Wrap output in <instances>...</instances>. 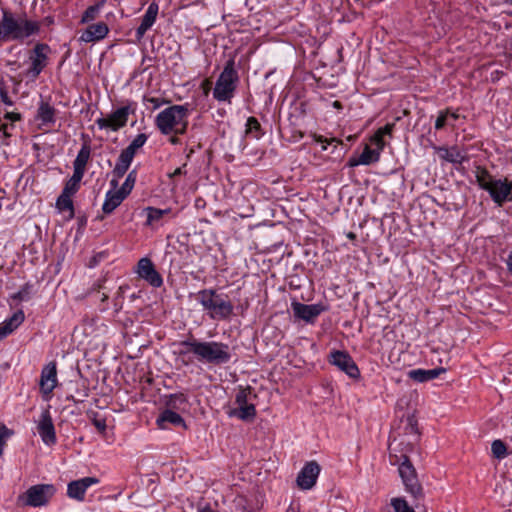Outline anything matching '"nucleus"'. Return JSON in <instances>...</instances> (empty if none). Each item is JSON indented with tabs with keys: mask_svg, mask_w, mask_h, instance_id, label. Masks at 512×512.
Here are the masks:
<instances>
[{
	"mask_svg": "<svg viewBox=\"0 0 512 512\" xmlns=\"http://www.w3.org/2000/svg\"><path fill=\"white\" fill-rule=\"evenodd\" d=\"M158 10V4L155 2H152L148 6L144 16L142 17L141 24L136 29L135 36L137 41H140L144 37L145 33L153 26L158 15Z\"/></svg>",
	"mask_w": 512,
	"mask_h": 512,
	"instance_id": "nucleus-19",
	"label": "nucleus"
},
{
	"mask_svg": "<svg viewBox=\"0 0 512 512\" xmlns=\"http://www.w3.org/2000/svg\"><path fill=\"white\" fill-rule=\"evenodd\" d=\"M328 362L346 373L352 379H358L360 377V370L357 364L346 351H332L328 356Z\"/></svg>",
	"mask_w": 512,
	"mask_h": 512,
	"instance_id": "nucleus-9",
	"label": "nucleus"
},
{
	"mask_svg": "<svg viewBox=\"0 0 512 512\" xmlns=\"http://www.w3.org/2000/svg\"><path fill=\"white\" fill-rule=\"evenodd\" d=\"M229 416L237 417L243 421L253 420L256 416V408L253 403L246 406L235 408L229 412Z\"/></svg>",
	"mask_w": 512,
	"mask_h": 512,
	"instance_id": "nucleus-30",
	"label": "nucleus"
},
{
	"mask_svg": "<svg viewBox=\"0 0 512 512\" xmlns=\"http://www.w3.org/2000/svg\"><path fill=\"white\" fill-rule=\"evenodd\" d=\"M83 176L84 175L73 172L72 177L69 180H67V182L65 183L62 193L66 194L70 197H72L74 194H76L80 188V182H81Z\"/></svg>",
	"mask_w": 512,
	"mask_h": 512,
	"instance_id": "nucleus-34",
	"label": "nucleus"
},
{
	"mask_svg": "<svg viewBox=\"0 0 512 512\" xmlns=\"http://www.w3.org/2000/svg\"><path fill=\"white\" fill-rule=\"evenodd\" d=\"M147 221L146 225L150 226L155 222L161 220L165 215L171 212L170 209H159L155 207H147Z\"/></svg>",
	"mask_w": 512,
	"mask_h": 512,
	"instance_id": "nucleus-36",
	"label": "nucleus"
},
{
	"mask_svg": "<svg viewBox=\"0 0 512 512\" xmlns=\"http://www.w3.org/2000/svg\"><path fill=\"white\" fill-rule=\"evenodd\" d=\"M92 422L98 431L105 432L107 425H106V420L104 418L94 417Z\"/></svg>",
	"mask_w": 512,
	"mask_h": 512,
	"instance_id": "nucleus-49",
	"label": "nucleus"
},
{
	"mask_svg": "<svg viewBox=\"0 0 512 512\" xmlns=\"http://www.w3.org/2000/svg\"><path fill=\"white\" fill-rule=\"evenodd\" d=\"M127 197L119 190H110L106 193L102 211L111 214Z\"/></svg>",
	"mask_w": 512,
	"mask_h": 512,
	"instance_id": "nucleus-24",
	"label": "nucleus"
},
{
	"mask_svg": "<svg viewBox=\"0 0 512 512\" xmlns=\"http://www.w3.org/2000/svg\"><path fill=\"white\" fill-rule=\"evenodd\" d=\"M402 459L403 460L399 465L398 471L405 486V490L411 494L414 499L420 500L423 498L424 494L422 485L417 477L416 469L408 456L403 455Z\"/></svg>",
	"mask_w": 512,
	"mask_h": 512,
	"instance_id": "nucleus-7",
	"label": "nucleus"
},
{
	"mask_svg": "<svg viewBox=\"0 0 512 512\" xmlns=\"http://www.w3.org/2000/svg\"><path fill=\"white\" fill-rule=\"evenodd\" d=\"M133 158L132 155L122 150L113 169L114 176L117 178L123 177L129 169Z\"/></svg>",
	"mask_w": 512,
	"mask_h": 512,
	"instance_id": "nucleus-29",
	"label": "nucleus"
},
{
	"mask_svg": "<svg viewBox=\"0 0 512 512\" xmlns=\"http://www.w3.org/2000/svg\"><path fill=\"white\" fill-rule=\"evenodd\" d=\"M312 137L315 142L323 144V146H322L323 151L327 150V145L333 144L334 147H337L339 144H342V141L337 138L327 139L326 137H324L322 135H317V134H313Z\"/></svg>",
	"mask_w": 512,
	"mask_h": 512,
	"instance_id": "nucleus-46",
	"label": "nucleus"
},
{
	"mask_svg": "<svg viewBox=\"0 0 512 512\" xmlns=\"http://www.w3.org/2000/svg\"><path fill=\"white\" fill-rule=\"evenodd\" d=\"M256 394L253 392V388L250 386L247 387H240L238 390L235 402L238 405V407L246 406L252 403L251 401L256 398Z\"/></svg>",
	"mask_w": 512,
	"mask_h": 512,
	"instance_id": "nucleus-32",
	"label": "nucleus"
},
{
	"mask_svg": "<svg viewBox=\"0 0 512 512\" xmlns=\"http://www.w3.org/2000/svg\"><path fill=\"white\" fill-rule=\"evenodd\" d=\"M188 116L189 114H186L184 118H182V121H180V124H177V126L174 128L172 134L175 135H183L187 132L188 129Z\"/></svg>",
	"mask_w": 512,
	"mask_h": 512,
	"instance_id": "nucleus-48",
	"label": "nucleus"
},
{
	"mask_svg": "<svg viewBox=\"0 0 512 512\" xmlns=\"http://www.w3.org/2000/svg\"><path fill=\"white\" fill-rule=\"evenodd\" d=\"M476 181L480 188L487 192L491 189L492 183L496 182L486 168L477 167L476 169Z\"/></svg>",
	"mask_w": 512,
	"mask_h": 512,
	"instance_id": "nucleus-31",
	"label": "nucleus"
},
{
	"mask_svg": "<svg viewBox=\"0 0 512 512\" xmlns=\"http://www.w3.org/2000/svg\"><path fill=\"white\" fill-rule=\"evenodd\" d=\"M107 299H108V295L103 294V296H102V301H106Z\"/></svg>",
	"mask_w": 512,
	"mask_h": 512,
	"instance_id": "nucleus-63",
	"label": "nucleus"
},
{
	"mask_svg": "<svg viewBox=\"0 0 512 512\" xmlns=\"http://www.w3.org/2000/svg\"><path fill=\"white\" fill-rule=\"evenodd\" d=\"M195 299L211 320L226 321L234 315L233 303L216 289H202L195 294Z\"/></svg>",
	"mask_w": 512,
	"mask_h": 512,
	"instance_id": "nucleus-3",
	"label": "nucleus"
},
{
	"mask_svg": "<svg viewBox=\"0 0 512 512\" xmlns=\"http://www.w3.org/2000/svg\"><path fill=\"white\" fill-rule=\"evenodd\" d=\"M356 234L354 232H349L347 233V238L350 239V240H355L356 239Z\"/></svg>",
	"mask_w": 512,
	"mask_h": 512,
	"instance_id": "nucleus-60",
	"label": "nucleus"
},
{
	"mask_svg": "<svg viewBox=\"0 0 512 512\" xmlns=\"http://www.w3.org/2000/svg\"><path fill=\"white\" fill-rule=\"evenodd\" d=\"M137 273L140 278L147 281L151 286L158 288L163 284L162 276L155 269L151 259L144 257L138 261Z\"/></svg>",
	"mask_w": 512,
	"mask_h": 512,
	"instance_id": "nucleus-13",
	"label": "nucleus"
},
{
	"mask_svg": "<svg viewBox=\"0 0 512 512\" xmlns=\"http://www.w3.org/2000/svg\"><path fill=\"white\" fill-rule=\"evenodd\" d=\"M182 349L179 356L185 357L192 353L199 362L212 365L226 364L231 359L229 345L218 341H200L189 335L186 340L180 342Z\"/></svg>",
	"mask_w": 512,
	"mask_h": 512,
	"instance_id": "nucleus-1",
	"label": "nucleus"
},
{
	"mask_svg": "<svg viewBox=\"0 0 512 512\" xmlns=\"http://www.w3.org/2000/svg\"><path fill=\"white\" fill-rule=\"evenodd\" d=\"M4 119L9 120L11 122H16L21 119V114L17 112H7L4 115Z\"/></svg>",
	"mask_w": 512,
	"mask_h": 512,
	"instance_id": "nucleus-51",
	"label": "nucleus"
},
{
	"mask_svg": "<svg viewBox=\"0 0 512 512\" xmlns=\"http://www.w3.org/2000/svg\"><path fill=\"white\" fill-rule=\"evenodd\" d=\"M491 451L495 458L503 459L507 455V448L503 441L494 440L491 445Z\"/></svg>",
	"mask_w": 512,
	"mask_h": 512,
	"instance_id": "nucleus-43",
	"label": "nucleus"
},
{
	"mask_svg": "<svg viewBox=\"0 0 512 512\" xmlns=\"http://www.w3.org/2000/svg\"><path fill=\"white\" fill-rule=\"evenodd\" d=\"M449 114H450V108L441 110L439 112L438 117L435 121V129L436 130H441L446 126L448 118H449Z\"/></svg>",
	"mask_w": 512,
	"mask_h": 512,
	"instance_id": "nucleus-47",
	"label": "nucleus"
},
{
	"mask_svg": "<svg viewBox=\"0 0 512 512\" xmlns=\"http://www.w3.org/2000/svg\"><path fill=\"white\" fill-rule=\"evenodd\" d=\"M246 134L252 135L256 139H259L263 135L261 125L257 118L251 116L247 119Z\"/></svg>",
	"mask_w": 512,
	"mask_h": 512,
	"instance_id": "nucleus-38",
	"label": "nucleus"
},
{
	"mask_svg": "<svg viewBox=\"0 0 512 512\" xmlns=\"http://www.w3.org/2000/svg\"><path fill=\"white\" fill-rule=\"evenodd\" d=\"M91 155V147L89 143H84L79 150L74 162H73V168L75 173L84 175L86 171L87 163L90 159Z\"/></svg>",
	"mask_w": 512,
	"mask_h": 512,
	"instance_id": "nucleus-25",
	"label": "nucleus"
},
{
	"mask_svg": "<svg viewBox=\"0 0 512 512\" xmlns=\"http://www.w3.org/2000/svg\"><path fill=\"white\" fill-rule=\"evenodd\" d=\"M107 0H99L96 4L89 6L83 13L81 23H88L95 20Z\"/></svg>",
	"mask_w": 512,
	"mask_h": 512,
	"instance_id": "nucleus-33",
	"label": "nucleus"
},
{
	"mask_svg": "<svg viewBox=\"0 0 512 512\" xmlns=\"http://www.w3.org/2000/svg\"><path fill=\"white\" fill-rule=\"evenodd\" d=\"M8 65H13V66H15L16 68H20V67H21V64H20V63H18L17 61H13V62H12V61H9V62H8Z\"/></svg>",
	"mask_w": 512,
	"mask_h": 512,
	"instance_id": "nucleus-61",
	"label": "nucleus"
},
{
	"mask_svg": "<svg viewBox=\"0 0 512 512\" xmlns=\"http://www.w3.org/2000/svg\"><path fill=\"white\" fill-rule=\"evenodd\" d=\"M292 309L296 318L310 323H313L314 320L325 310L321 304L308 305L300 302H293Z\"/></svg>",
	"mask_w": 512,
	"mask_h": 512,
	"instance_id": "nucleus-17",
	"label": "nucleus"
},
{
	"mask_svg": "<svg viewBox=\"0 0 512 512\" xmlns=\"http://www.w3.org/2000/svg\"><path fill=\"white\" fill-rule=\"evenodd\" d=\"M238 81L239 76L235 69V60L230 58L215 83L213 97L219 102L231 103Z\"/></svg>",
	"mask_w": 512,
	"mask_h": 512,
	"instance_id": "nucleus-4",
	"label": "nucleus"
},
{
	"mask_svg": "<svg viewBox=\"0 0 512 512\" xmlns=\"http://www.w3.org/2000/svg\"><path fill=\"white\" fill-rule=\"evenodd\" d=\"M117 184H118L117 180L114 179V180L111 181V185L113 186V188H116Z\"/></svg>",
	"mask_w": 512,
	"mask_h": 512,
	"instance_id": "nucleus-62",
	"label": "nucleus"
},
{
	"mask_svg": "<svg viewBox=\"0 0 512 512\" xmlns=\"http://www.w3.org/2000/svg\"><path fill=\"white\" fill-rule=\"evenodd\" d=\"M56 493V488L52 484H37L27 489L17 498L20 506L41 507L47 505Z\"/></svg>",
	"mask_w": 512,
	"mask_h": 512,
	"instance_id": "nucleus-5",
	"label": "nucleus"
},
{
	"mask_svg": "<svg viewBox=\"0 0 512 512\" xmlns=\"http://www.w3.org/2000/svg\"><path fill=\"white\" fill-rule=\"evenodd\" d=\"M380 154L375 149H371L368 145H365L362 153L360 154V162L363 165H370L372 163H376L380 159Z\"/></svg>",
	"mask_w": 512,
	"mask_h": 512,
	"instance_id": "nucleus-37",
	"label": "nucleus"
},
{
	"mask_svg": "<svg viewBox=\"0 0 512 512\" xmlns=\"http://www.w3.org/2000/svg\"><path fill=\"white\" fill-rule=\"evenodd\" d=\"M391 505L395 512H415L414 509L408 505L404 498H393L391 500Z\"/></svg>",
	"mask_w": 512,
	"mask_h": 512,
	"instance_id": "nucleus-45",
	"label": "nucleus"
},
{
	"mask_svg": "<svg viewBox=\"0 0 512 512\" xmlns=\"http://www.w3.org/2000/svg\"><path fill=\"white\" fill-rule=\"evenodd\" d=\"M32 288H33L32 284H30V283L24 284L18 292L11 295V299H13L15 301L29 300L30 296H31Z\"/></svg>",
	"mask_w": 512,
	"mask_h": 512,
	"instance_id": "nucleus-41",
	"label": "nucleus"
},
{
	"mask_svg": "<svg viewBox=\"0 0 512 512\" xmlns=\"http://www.w3.org/2000/svg\"><path fill=\"white\" fill-rule=\"evenodd\" d=\"M449 118L453 119L454 121L458 120L459 119V114L456 113V112H452L450 110V114H449Z\"/></svg>",
	"mask_w": 512,
	"mask_h": 512,
	"instance_id": "nucleus-58",
	"label": "nucleus"
},
{
	"mask_svg": "<svg viewBox=\"0 0 512 512\" xmlns=\"http://www.w3.org/2000/svg\"><path fill=\"white\" fill-rule=\"evenodd\" d=\"M506 265H507L508 272L512 275V251L510 252V254L507 257Z\"/></svg>",
	"mask_w": 512,
	"mask_h": 512,
	"instance_id": "nucleus-55",
	"label": "nucleus"
},
{
	"mask_svg": "<svg viewBox=\"0 0 512 512\" xmlns=\"http://www.w3.org/2000/svg\"><path fill=\"white\" fill-rule=\"evenodd\" d=\"M505 3L507 4H511L512 5V0H503Z\"/></svg>",
	"mask_w": 512,
	"mask_h": 512,
	"instance_id": "nucleus-64",
	"label": "nucleus"
},
{
	"mask_svg": "<svg viewBox=\"0 0 512 512\" xmlns=\"http://www.w3.org/2000/svg\"><path fill=\"white\" fill-rule=\"evenodd\" d=\"M169 142L172 144V145H178L181 143L180 139L177 137V135L173 134L170 138H169Z\"/></svg>",
	"mask_w": 512,
	"mask_h": 512,
	"instance_id": "nucleus-56",
	"label": "nucleus"
},
{
	"mask_svg": "<svg viewBox=\"0 0 512 512\" xmlns=\"http://www.w3.org/2000/svg\"><path fill=\"white\" fill-rule=\"evenodd\" d=\"M320 471V465L316 461L307 462L297 475L298 487L302 490L311 489L316 484Z\"/></svg>",
	"mask_w": 512,
	"mask_h": 512,
	"instance_id": "nucleus-11",
	"label": "nucleus"
},
{
	"mask_svg": "<svg viewBox=\"0 0 512 512\" xmlns=\"http://www.w3.org/2000/svg\"><path fill=\"white\" fill-rule=\"evenodd\" d=\"M99 483L96 477H84L78 480H73L67 485V496L77 501H84L85 493L91 485Z\"/></svg>",
	"mask_w": 512,
	"mask_h": 512,
	"instance_id": "nucleus-15",
	"label": "nucleus"
},
{
	"mask_svg": "<svg viewBox=\"0 0 512 512\" xmlns=\"http://www.w3.org/2000/svg\"><path fill=\"white\" fill-rule=\"evenodd\" d=\"M24 319L25 315L22 310H18L10 318L6 319L0 325V339H3L11 334L18 326L23 323Z\"/></svg>",
	"mask_w": 512,
	"mask_h": 512,
	"instance_id": "nucleus-22",
	"label": "nucleus"
},
{
	"mask_svg": "<svg viewBox=\"0 0 512 512\" xmlns=\"http://www.w3.org/2000/svg\"><path fill=\"white\" fill-rule=\"evenodd\" d=\"M445 372H446V369L442 368V367L429 369V370L413 369L408 372V376L410 379H412L416 382L423 383V382L433 380Z\"/></svg>",
	"mask_w": 512,
	"mask_h": 512,
	"instance_id": "nucleus-23",
	"label": "nucleus"
},
{
	"mask_svg": "<svg viewBox=\"0 0 512 512\" xmlns=\"http://www.w3.org/2000/svg\"><path fill=\"white\" fill-rule=\"evenodd\" d=\"M156 423L160 429H167L170 425L186 428V423L183 417L176 411L167 408L161 412Z\"/></svg>",
	"mask_w": 512,
	"mask_h": 512,
	"instance_id": "nucleus-20",
	"label": "nucleus"
},
{
	"mask_svg": "<svg viewBox=\"0 0 512 512\" xmlns=\"http://www.w3.org/2000/svg\"><path fill=\"white\" fill-rule=\"evenodd\" d=\"M394 127V123H387L384 127L377 129L373 136H371L370 142L376 146L375 150L378 151L379 153H381L386 146L384 136H392Z\"/></svg>",
	"mask_w": 512,
	"mask_h": 512,
	"instance_id": "nucleus-26",
	"label": "nucleus"
},
{
	"mask_svg": "<svg viewBox=\"0 0 512 512\" xmlns=\"http://www.w3.org/2000/svg\"><path fill=\"white\" fill-rule=\"evenodd\" d=\"M37 430L46 445L52 446L57 442L55 427L48 408L42 411L37 424Z\"/></svg>",
	"mask_w": 512,
	"mask_h": 512,
	"instance_id": "nucleus-12",
	"label": "nucleus"
},
{
	"mask_svg": "<svg viewBox=\"0 0 512 512\" xmlns=\"http://www.w3.org/2000/svg\"><path fill=\"white\" fill-rule=\"evenodd\" d=\"M129 113L130 107L123 106L116 109L108 117L98 118L96 124L100 129L109 128L113 131H118L127 124Z\"/></svg>",
	"mask_w": 512,
	"mask_h": 512,
	"instance_id": "nucleus-10",
	"label": "nucleus"
},
{
	"mask_svg": "<svg viewBox=\"0 0 512 512\" xmlns=\"http://www.w3.org/2000/svg\"><path fill=\"white\" fill-rule=\"evenodd\" d=\"M188 404L187 396L182 393H174L165 396V405L170 410H184Z\"/></svg>",
	"mask_w": 512,
	"mask_h": 512,
	"instance_id": "nucleus-28",
	"label": "nucleus"
},
{
	"mask_svg": "<svg viewBox=\"0 0 512 512\" xmlns=\"http://www.w3.org/2000/svg\"><path fill=\"white\" fill-rule=\"evenodd\" d=\"M438 151L442 159L453 164H461L466 160V156L456 146L451 148L439 147Z\"/></svg>",
	"mask_w": 512,
	"mask_h": 512,
	"instance_id": "nucleus-27",
	"label": "nucleus"
},
{
	"mask_svg": "<svg viewBox=\"0 0 512 512\" xmlns=\"http://www.w3.org/2000/svg\"><path fill=\"white\" fill-rule=\"evenodd\" d=\"M0 97H1L2 102L4 104H6L7 106H12L13 105V101L9 97L8 92L2 86H0Z\"/></svg>",
	"mask_w": 512,
	"mask_h": 512,
	"instance_id": "nucleus-50",
	"label": "nucleus"
},
{
	"mask_svg": "<svg viewBox=\"0 0 512 512\" xmlns=\"http://www.w3.org/2000/svg\"><path fill=\"white\" fill-rule=\"evenodd\" d=\"M109 33V27L105 22L91 24L82 32L80 41L90 43L104 39Z\"/></svg>",
	"mask_w": 512,
	"mask_h": 512,
	"instance_id": "nucleus-18",
	"label": "nucleus"
},
{
	"mask_svg": "<svg viewBox=\"0 0 512 512\" xmlns=\"http://www.w3.org/2000/svg\"><path fill=\"white\" fill-rule=\"evenodd\" d=\"M14 434L12 429H9L4 423L0 422V457L4 453L7 440Z\"/></svg>",
	"mask_w": 512,
	"mask_h": 512,
	"instance_id": "nucleus-42",
	"label": "nucleus"
},
{
	"mask_svg": "<svg viewBox=\"0 0 512 512\" xmlns=\"http://www.w3.org/2000/svg\"><path fill=\"white\" fill-rule=\"evenodd\" d=\"M488 193L495 203L501 206L504 202L512 200V181L507 178L492 183Z\"/></svg>",
	"mask_w": 512,
	"mask_h": 512,
	"instance_id": "nucleus-16",
	"label": "nucleus"
},
{
	"mask_svg": "<svg viewBox=\"0 0 512 512\" xmlns=\"http://www.w3.org/2000/svg\"><path fill=\"white\" fill-rule=\"evenodd\" d=\"M404 430L407 435H419L418 421L414 414L406 416Z\"/></svg>",
	"mask_w": 512,
	"mask_h": 512,
	"instance_id": "nucleus-40",
	"label": "nucleus"
},
{
	"mask_svg": "<svg viewBox=\"0 0 512 512\" xmlns=\"http://www.w3.org/2000/svg\"><path fill=\"white\" fill-rule=\"evenodd\" d=\"M51 48L46 43H37L30 51L29 60L31 65L25 75L36 79L48 65V55Z\"/></svg>",
	"mask_w": 512,
	"mask_h": 512,
	"instance_id": "nucleus-8",
	"label": "nucleus"
},
{
	"mask_svg": "<svg viewBox=\"0 0 512 512\" xmlns=\"http://www.w3.org/2000/svg\"><path fill=\"white\" fill-rule=\"evenodd\" d=\"M56 207L60 212H69L67 219H72L74 217V206L70 196L61 193L56 201Z\"/></svg>",
	"mask_w": 512,
	"mask_h": 512,
	"instance_id": "nucleus-35",
	"label": "nucleus"
},
{
	"mask_svg": "<svg viewBox=\"0 0 512 512\" xmlns=\"http://www.w3.org/2000/svg\"><path fill=\"white\" fill-rule=\"evenodd\" d=\"M136 181V171H131L122 186L118 189L120 192H122L126 197L131 193L134 184Z\"/></svg>",
	"mask_w": 512,
	"mask_h": 512,
	"instance_id": "nucleus-44",
	"label": "nucleus"
},
{
	"mask_svg": "<svg viewBox=\"0 0 512 512\" xmlns=\"http://www.w3.org/2000/svg\"><path fill=\"white\" fill-rule=\"evenodd\" d=\"M40 31V23L27 19L25 14L18 18L7 10L2 9L0 22V42L9 40H23Z\"/></svg>",
	"mask_w": 512,
	"mask_h": 512,
	"instance_id": "nucleus-2",
	"label": "nucleus"
},
{
	"mask_svg": "<svg viewBox=\"0 0 512 512\" xmlns=\"http://www.w3.org/2000/svg\"><path fill=\"white\" fill-rule=\"evenodd\" d=\"M57 384V365L55 361H51L41 371L39 382L41 393L46 397L50 396Z\"/></svg>",
	"mask_w": 512,
	"mask_h": 512,
	"instance_id": "nucleus-14",
	"label": "nucleus"
},
{
	"mask_svg": "<svg viewBox=\"0 0 512 512\" xmlns=\"http://www.w3.org/2000/svg\"><path fill=\"white\" fill-rule=\"evenodd\" d=\"M147 101L153 104L154 109L159 108L162 105V103L165 102L164 100H160L159 98L154 97L149 98Z\"/></svg>",
	"mask_w": 512,
	"mask_h": 512,
	"instance_id": "nucleus-54",
	"label": "nucleus"
},
{
	"mask_svg": "<svg viewBox=\"0 0 512 512\" xmlns=\"http://www.w3.org/2000/svg\"><path fill=\"white\" fill-rule=\"evenodd\" d=\"M36 119L43 126H53L56 122V109L48 102L42 101L37 109Z\"/></svg>",
	"mask_w": 512,
	"mask_h": 512,
	"instance_id": "nucleus-21",
	"label": "nucleus"
},
{
	"mask_svg": "<svg viewBox=\"0 0 512 512\" xmlns=\"http://www.w3.org/2000/svg\"><path fill=\"white\" fill-rule=\"evenodd\" d=\"M13 127L14 125L12 123H3L0 125V131H2L4 137L8 138L11 136L10 129H12Z\"/></svg>",
	"mask_w": 512,
	"mask_h": 512,
	"instance_id": "nucleus-52",
	"label": "nucleus"
},
{
	"mask_svg": "<svg viewBox=\"0 0 512 512\" xmlns=\"http://www.w3.org/2000/svg\"><path fill=\"white\" fill-rule=\"evenodd\" d=\"M332 105H333L334 108H336L338 110L342 109V107H343L342 103L340 101H338V100L334 101Z\"/></svg>",
	"mask_w": 512,
	"mask_h": 512,
	"instance_id": "nucleus-59",
	"label": "nucleus"
},
{
	"mask_svg": "<svg viewBox=\"0 0 512 512\" xmlns=\"http://www.w3.org/2000/svg\"><path fill=\"white\" fill-rule=\"evenodd\" d=\"M347 165L349 167H356L358 165H363V163L360 162V156H359V157H351V158H349Z\"/></svg>",
	"mask_w": 512,
	"mask_h": 512,
	"instance_id": "nucleus-53",
	"label": "nucleus"
},
{
	"mask_svg": "<svg viewBox=\"0 0 512 512\" xmlns=\"http://www.w3.org/2000/svg\"><path fill=\"white\" fill-rule=\"evenodd\" d=\"M186 114H189L187 105H171L157 114L155 126L162 135H171Z\"/></svg>",
	"mask_w": 512,
	"mask_h": 512,
	"instance_id": "nucleus-6",
	"label": "nucleus"
},
{
	"mask_svg": "<svg viewBox=\"0 0 512 512\" xmlns=\"http://www.w3.org/2000/svg\"><path fill=\"white\" fill-rule=\"evenodd\" d=\"M147 139L148 136L145 133H140L132 140V142L124 150L134 157L137 150L144 146Z\"/></svg>",
	"mask_w": 512,
	"mask_h": 512,
	"instance_id": "nucleus-39",
	"label": "nucleus"
},
{
	"mask_svg": "<svg viewBox=\"0 0 512 512\" xmlns=\"http://www.w3.org/2000/svg\"><path fill=\"white\" fill-rule=\"evenodd\" d=\"M182 173H183V168L179 167V168L175 169V171L171 174V177L179 176Z\"/></svg>",
	"mask_w": 512,
	"mask_h": 512,
	"instance_id": "nucleus-57",
	"label": "nucleus"
}]
</instances>
